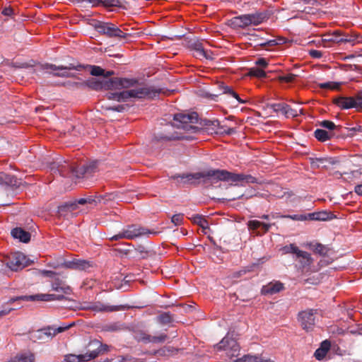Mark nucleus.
I'll use <instances>...</instances> for the list:
<instances>
[{"instance_id": "1", "label": "nucleus", "mask_w": 362, "mask_h": 362, "mask_svg": "<svg viewBox=\"0 0 362 362\" xmlns=\"http://www.w3.org/2000/svg\"><path fill=\"white\" fill-rule=\"evenodd\" d=\"M180 177L181 179H187L188 182L192 183V180H201L204 184H213L218 181L233 182L245 181L247 183H256L257 180L255 177L250 175L235 174L225 170H209L205 172L195 173L192 174L173 176V178Z\"/></svg>"}, {"instance_id": "2", "label": "nucleus", "mask_w": 362, "mask_h": 362, "mask_svg": "<svg viewBox=\"0 0 362 362\" xmlns=\"http://www.w3.org/2000/svg\"><path fill=\"white\" fill-rule=\"evenodd\" d=\"M34 68V71L45 70L46 73L52 74L55 76L59 77H72L74 74L71 73V70L81 71L82 68L81 64L74 65L69 64L68 66H57L52 64H40L33 60L29 62L24 63V69H31Z\"/></svg>"}, {"instance_id": "3", "label": "nucleus", "mask_w": 362, "mask_h": 362, "mask_svg": "<svg viewBox=\"0 0 362 362\" xmlns=\"http://www.w3.org/2000/svg\"><path fill=\"white\" fill-rule=\"evenodd\" d=\"M173 124L168 127V129H173L176 127L177 129L186 132L197 133L201 129L194 124L198 122V115L195 112H182L175 114L173 116Z\"/></svg>"}, {"instance_id": "4", "label": "nucleus", "mask_w": 362, "mask_h": 362, "mask_svg": "<svg viewBox=\"0 0 362 362\" xmlns=\"http://www.w3.org/2000/svg\"><path fill=\"white\" fill-rule=\"evenodd\" d=\"M160 92H107L106 97L108 100L118 102L134 101L138 99H153L157 93ZM167 93L168 92H162Z\"/></svg>"}, {"instance_id": "5", "label": "nucleus", "mask_w": 362, "mask_h": 362, "mask_svg": "<svg viewBox=\"0 0 362 362\" xmlns=\"http://www.w3.org/2000/svg\"><path fill=\"white\" fill-rule=\"evenodd\" d=\"M106 83H110V88L115 89H127L131 88H136V90H148L145 88L140 87L141 83L138 79L136 78H121V77H115L110 78L107 81ZM158 90H162L161 89H158Z\"/></svg>"}, {"instance_id": "6", "label": "nucleus", "mask_w": 362, "mask_h": 362, "mask_svg": "<svg viewBox=\"0 0 362 362\" xmlns=\"http://www.w3.org/2000/svg\"><path fill=\"white\" fill-rule=\"evenodd\" d=\"M94 28L99 33L108 37L126 38L129 34L124 33L117 25L111 23L98 21L95 23Z\"/></svg>"}, {"instance_id": "7", "label": "nucleus", "mask_w": 362, "mask_h": 362, "mask_svg": "<svg viewBox=\"0 0 362 362\" xmlns=\"http://www.w3.org/2000/svg\"><path fill=\"white\" fill-rule=\"evenodd\" d=\"M148 233H156L155 232H151L149 230L137 226L135 225L128 226L126 228H124L122 232L113 235L110 238V240H119L120 239H129L132 240L139 236L144 235Z\"/></svg>"}, {"instance_id": "8", "label": "nucleus", "mask_w": 362, "mask_h": 362, "mask_svg": "<svg viewBox=\"0 0 362 362\" xmlns=\"http://www.w3.org/2000/svg\"><path fill=\"white\" fill-rule=\"evenodd\" d=\"M334 103L341 109L355 108L357 111H361L362 95L357 93L351 97H338L334 99Z\"/></svg>"}, {"instance_id": "9", "label": "nucleus", "mask_w": 362, "mask_h": 362, "mask_svg": "<svg viewBox=\"0 0 362 362\" xmlns=\"http://www.w3.org/2000/svg\"><path fill=\"white\" fill-rule=\"evenodd\" d=\"M217 351H224L228 358H233L238 355L239 352V345L238 342L230 337H224L221 342L216 345Z\"/></svg>"}, {"instance_id": "10", "label": "nucleus", "mask_w": 362, "mask_h": 362, "mask_svg": "<svg viewBox=\"0 0 362 362\" xmlns=\"http://www.w3.org/2000/svg\"><path fill=\"white\" fill-rule=\"evenodd\" d=\"M316 311L308 309L301 311L298 315V321L300 322L303 329L306 332L313 330L315 321Z\"/></svg>"}, {"instance_id": "11", "label": "nucleus", "mask_w": 362, "mask_h": 362, "mask_svg": "<svg viewBox=\"0 0 362 362\" xmlns=\"http://www.w3.org/2000/svg\"><path fill=\"white\" fill-rule=\"evenodd\" d=\"M124 305H110L102 302L97 301L81 306L82 310H90L95 312L111 313L125 310Z\"/></svg>"}, {"instance_id": "12", "label": "nucleus", "mask_w": 362, "mask_h": 362, "mask_svg": "<svg viewBox=\"0 0 362 362\" xmlns=\"http://www.w3.org/2000/svg\"><path fill=\"white\" fill-rule=\"evenodd\" d=\"M74 325L75 322H73L69 324H63L62 326H59L58 327H55L54 326H47L44 328H42L44 341H47L49 339H52L57 334L64 332L68 330L69 329L73 327Z\"/></svg>"}, {"instance_id": "13", "label": "nucleus", "mask_w": 362, "mask_h": 362, "mask_svg": "<svg viewBox=\"0 0 362 362\" xmlns=\"http://www.w3.org/2000/svg\"><path fill=\"white\" fill-rule=\"evenodd\" d=\"M97 164V161H93L88 165H83L77 169L72 168L71 173L74 174L76 177H89L98 170Z\"/></svg>"}, {"instance_id": "14", "label": "nucleus", "mask_w": 362, "mask_h": 362, "mask_svg": "<svg viewBox=\"0 0 362 362\" xmlns=\"http://www.w3.org/2000/svg\"><path fill=\"white\" fill-rule=\"evenodd\" d=\"M82 69H85L89 71L90 74L93 76H102L104 80H108L109 78L115 75V71L112 70L106 71L102 67L96 65H82Z\"/></svg>"}, {"instance_id": "15", "label": "nucleus", "mask_w": 362, "mask_h": 362, "mask_svg": "<svg viewBox=\"0 0 362 362\" xmlns=\"http://www.w3.org/2000/svg\"><path fill=\"white\" fill-rule=\"evenodd\" d=\"M354 40L351 37L345 36V37H342V34L339 30H336L333 33L324 35L323 38L322 40L325 47L327 46L325 45V43L327 42H351Z\"/></svg>"}, {"instance_id": "16", "label": "nucleus", "mask_w": 362, "mask_h": 362, "mask_svg": "<svg viewBox=\"0 0 362 362\" xmlns=\"http://www.w3.org/2000/svg\"><path fill=\"white\" fill-rule=\"evenodd\" d=\"M47 168L52 174H59L61 176H66L68 171L71 172L72 168H69L68 165L62 164L60 162L52 161L47 162Z\"/></svg>"}, {"instance_id": "17", "label": "nucleus", "mask_w": 362, "mask_h": 362, "mask_svg": "<svg viewBox=\"0 0 362 362\" xmlns=\"http://www.w3.org/2000/svg\"><path fill=\"white\" fill-rule=\"evenodd\" d=\"M23 256L21 252L11 253L7 257L6 265L12 271H18L21 269Z\"/></svg>"}, {"instance_id": "18", "label": "nucleus", "mask_w": 362, "mask_h": 362, "mask_svg": "<svg viewBox=\"0 0 362 362\" xmlns=\"http://www.w3.org/2000/svg\"><path fill=\"white\" fill-rule=\"evenodd\" d=\"M193 136L189 135H184L181 132H175L171 133L169 129H168L166 134H162L160 136H156V139L157 141H172V140H180V139H192Z\"/></svg>"}, {"instance_id": "19", "label": "nucleus", "mask_w": 362, "mask_h": 362, "mask_svg": "<svg viewBox=\"0 0 362 362\" xmlns=\"http://www.w3.org/2000/svg\"><path fill=\"white\" fill-rule=\"evenodd\" d=\"M36 230L37 226L33 222V220L27 218L24 223V243H28L30 241L31 237L36 235Z\"/></svg>"}, {"instance_id": "20", "label": "nucleus", "mask_w": 362, "mask_h": 362, "mask_svg": "<svg viewBox=\"0 0 362 362\" xmlns=\"http://www.w3.org/2000/svg\"><path fill=\"white\" fill-rule=\"evenodd\" d=\"M97 354H67L64 357V361L66 362H88L96 358Z\"/></svg>"}, {"instance_id": "21", "label": "nucleus", "mask_w": 362, "mask_h": 362, "mask_svg": "<svg viewBox=\"0 0 362 362\" xmlns=\"http://www.w3.org/2000/svg\"><path fill=\"white\" fill-rule=\"evenodd\" d=\"M52 288L57 292L62 291L64 294H70L71 293V287L66 285L58 275L52 281Z\"/></svg>"}, {"instance_id": "22", "label": "nucleus", "mask_w": 362, "mask_h": 362, "mask_svg": "<svg viewBox=\"0 0 362 362\" xmlns=\"http://www.w3.org/2000/svg\"><path fill=\"white\" fill-rule=\"evenodd\" d=\"M250 25H258L269 18L268 13L266 11H256L247 13Z\"/></svg>"}, {"instance_id": "23", "label": "nucleus", "mask_w": 362, "mask_h": 362, "mask_svg": "<svg viewBox=\"0 0 362 362\" xmlns=\"http://www.w3.org/2000/svg\"><path fill=\"white\" fill-rule=\"evenodd\" d=\"M284 289V284L279 281L270 282L264 286L262 288V293L264 295H273Z\"/></svg>"}, {"instance_id": "24", "label": "nucleus", "mask_w": 362, "mask_h": 362, "mask_svg": "<svg viewBox=\"0 0 362 362\" xmlns=\"http://www.w3.org/2000/svg\"><path fill=\"white\" fill-rule=\"evenodd\" d=\"M107 81V80L100 81L96 78H91L87 81L85 83H80L81 86H78V88H80L82 86L86 85L87 87L95 90L101 89L105 87L110 88V83H106Z\"/></svg>"}, {"instance_id": "25", "label": "nucleus", "mask_w": 362, "mask_h": 362, "mask_svg": "<svg viewBox=\"0 0 362 362\" xmlns=\"http://www.w3.org/2000/svg\"><path fill=\"white\" fill-rule=\"evenodd\" d=\"M66 266L68 268L73 269L86 270L91 267V264L90 262L86 260L76 259L71 262H69L66 264Z\"/></svg>"}, {"instance_id": "26", "label": "nucleus", "mask_w": 362, "mask_h": 362, "mask_svg": "<svg viewBox=\"0 0 362 362\" xmlns=\"http://www.w3.org/2000/svg\"><path fill=\"white\" fill-rule=\"evenodd\" d=\"M90 346H94L97 347L96 349L89 352L88 354H97L96 357L100 354L107 353L110 351V346L107 344H103L99 340L94 339L89 343Z\"/></svg>"}, {"instance_id": "27", "label": "nucleus", "mask_w": 362, "mask_h": 362, "mask_svg": "<svg viewBox=\"0 0 362 362\" xmlns=\"http://www.w3.org/2000/svg\"><path fill=\"white\" fill-rule=\"evenodd\" d=\"M192 49L196 52V55L198 57H203L206 59H213L211 52L206 51L199 42H195L191 45Z\"/></svg>"}, {"instance_id": "28", "label": "nucleus", "mask_w": 362, "mask_h": 362, "mask_svg": "<svg viewBox=\"0 0 362 362\" xmlns=\"http://www.w3.org/2000/svg\"><path fill=\"white\" fill-rule=\"evenodd\" d=\"M87 204V200L86 198H81L78 199L76 202H70L66 203L64 205H62L59 207L58 212L62 214L63 212L66 211H74L77 208V204Z\"/></svg>"}, {"instance_id": "29", "label": "nucleus", "mask_w": 362, "mask_h": 362, "mask_svg": "<svg viewBox=\"0 0 362 362\" xmlns=\"http://www.w3.org/2000/svg\"><path fill=\"white\" fill-rule=\"evenodd\" d=\"M232 24L235 27L241 28H244L250 25L247 14L240 15L233 18Z\"/></svg>"}, {"instance_id": "30", "label": "nucleus", "mask_w": 362, "mask_h": 362, "mask_svg": "<svg viewBox=\"0 0 362 362\" xmlns=\"http://www.w3.org/2000/svg\"><path fill=\"white\" fill-rule=\"evenodd\" d=\"M308 216L310 219L315 221H325L333 218V214L331 212H327L326 211L312 213Z\"/></svg>"}, {"instance_id": "31", "label": "nucleus", "mask_w": 362, "mask_h": 362, "mask_svg": "<svg viewBox=\"0 0 362 362\" xmlns=\"http://www.w3.org/2000/svg\"><path fill=\"white\" fill-rule=\"evenodd\" d=\"M330 349V343L328 341H324L319 349L315 352V356L318 360H322L325 358L327 353Z\"/></svg>"}, {"instance_id": "32", "label": "nucleus", "mask_w": 362, "mask_h": 362, "mask_svg": "<svg viewBox=\"0 0 362 362\" xmlns=\"http://www.w3.org/2000/svg\"><path fill=\"white\" fill-rule=\"evenodd\" d=\"M16 185H17V180L15 177L0 172V187Z\"/></svg>"}, {"instance_id": "33", "label": "nucleus", "mask_w": 362, "mask_h": 362, "mask_svg": "<svg viewBox=\"0 0 362 362\" xmlns=\"http://www.w3.org/2000/svg\"><path fill=\"white\" fill-rule=\"evenodd\" d=\"M99 6H103L107 8L112 7H124V0H100Z\"/></svg>"}, {"instance_id": "34", "label": "nucleus", "mask_w": 362, "mask_h": 362, "mask_svg": "<svg viewBox=\"0 0 362 362\" xmlns=\"http://www.w3.org/2000/svg\"><path fill=\"white\" fill-rule=\"evenodd\" d=\"M296 259H298L301 264V267L310 266L313 262L310 255L305 251L299 252V254L296 256Z\"/></svg>"}, {"instance_id": "35", "label": "nucleus", "mask_w": 362, "mask_h": 362, "mask_svg": "<svg viewBox=\"0 0 362 362\" xmlns=\"http://www.w3.org/2000/svg\"><path fill=\"white\" fill-rule=\"evenodd\" d=\"M247 225L251 230H256L261 228L263 230V233H267L271 227V224L264 223L257 220L250 221Z\"/></svg>"}, {"instance_id": "36", "label": "nucleus", "mask_w": 362, "mask_h": 362, "mask_svg": "<svg viewBox=\"0 0 362 362\" xmlns=\"http://www.w3.org/2000/svg\"><path fill=\"white\" fill-rule=\"evenodd\" d=\"M342 83L341 82H334V81H327L324 83H316L315 88H319L321 89H338L340 88Z\"/></svg>"}, {"instance_id": "37", "label": "nucleus", "mask_w": 362, "mask_h": 362, "mask_svg": "<svg viewBox=\"0 0 362 362\" xmlns=\"http://www.w3.org/2000/svg\"><path fill=\"white\" fill-rule=\"evenodd\" d=\"M28 338L33 342L44 341L42 329L36 331H29L28 332Z\"/></svg>"}, {"instance_id": "38", "label": "nucleus", "mask_w": 362, "mask_h": 362, "mask_svg": "<svg viewBox=\"0 0 362 362\" xmlns=\"http://www.w3.org/2000/svg\"><path fill=\"white\" fill-rule=\"evenodd\" d=\"M247 75L251 77H255L258 78L266 77L265 71L262 69L257 66L250 68L248 71Z\"/></svg>"}, {"instance_id": "39", "label": "nucleus", "mask_w": 362, "mask_h": 362, "mask_svg": "<svg viewBox=\"0 0 362 362\" xmlns=\"http://www.w3.org/2000/svg\"><path fill=\"white\" fill-rule=\"evenodd\" d=\"M286 42V39L284 37H279L276 40H264V42H259L258 45H261L262 47H273L277 45H282Z\"/></svg>"}, {"instance_id": "40", "label": "nucleus", "mask_w": 362, "mask_h": 362, "mask_svg": "<svg viewBox=\"0 0 362 362\" xmlns=\"http://www.w3.org/2000/svg\"><path fill=\"white\" fill-rule=\"evenodd\" d=\"M315 138L320 141H325L332 137V134H329L327 131L321 129H317L315 132Z\"/></svg>"}, {"instance_id": "41", "label": "nucleus", "mask_w": 362, "mask_h": 362, "mask_svg": "<svg viewBox=\"0 0 362 362\" xmlns=\"http://www.w3.org/2000/svg\"><path fill=\"white\" fill-rule=\"evenodd\" d=\"M235 362H266V361L257 356L245 355L236 359Z\"/></svg>"}, {"instance_id": "42", "label": "nucleus", "mask_w": 362, "mask_h": 362, "mask_svg": "<svg viewBox=\"0 0 362 362\" xmlns=\"http://www.w3.org/2000/svg\"><path fill=\"white\" fill-rule=\"evenodd\" d=\"M210 128H207V132L210 134H223V127L220 126L218 120H212Z\"/></svg>"}, {"instance_id": "43", "label": "nucleus", "mask_w": 362, "mask_h": 362, "mask_svg": "<svg viewBox=\"0 0 362 362\" xmlns=\"http://www.w3.org/2000/svg\"><path fill=\"white\" fill-rule=\"evenodd\" d=\"M192 221L194 223L199 225L204 230L209 228L207 221L200 215H196L192 217Z\"/></svg>"}, {"instance_id": "44", "label": "nucleus", "mask_w": 362, "mask_h": 362, "mask_svg": "<svg viewBox=\"0 0 362 362\" xmlns=\"http://www.w3.org/2000/svg\"><path fill=\"white\" fill-rule=\"evenodd\" d=\"M26 272L28 273H33V274H41L42 275H43L45 276L51 278L52 280L54 279V278H55L56 276H57V274L56 272H54L53 271H49V270H42V271L33 270V271H31V270L28 269Z\"/></svg>"}, {"instance_id": "45", "label": "nucleus", "mask_w": 362, "mask_h": 362, "mask_svg": "<svg viewBox=\"0 0 362 362\" xmlns=\"http://www.w3.org/2000/svg\"><path fill=\"white\" fill-rule=\"evenodd\" d=\"M110 197H111V194H105L104 196H102V195L97 196L95 198H93V197H88L86 198V199L87 200V204H97L98 202H101L102 200H103V199H105V200L110 199H111Z\"/></svg>"}, {"instance_id": "46", "label": "nucleus", "mask_w": 362, "mask_h": 362, "mask_svg": "<svg viewBox=\"0 0 362 362\" xmlns=\"http://www.w3.org/2000/svg\"><path fill=\"white\" fill-rule=\"evenodd\" d=\"M310 160L311 164L317 167H319L320 164H324L325 163H328L332 165L336 163V162L332 158H310Z\"/></svg>"}, {"instance_id": "47", "label": "nucleus", "mask_w": 362, "mask_h": 362, "mask_svg": "<svg viewBox=\"0 0 362 362\" xmlns=\"http://www.w3.org/2000/svg\"><path fill=\"white\" fill-rule=\"evenodd\" d=\"M297 77V75L293 74H287L279 77V81L281 83H290L293 82Z\"/></svg>"}, {"instance_id": "48", "label": "nucleus", "mask_w": 362, "mask_h": 362, "mask_svg": "<svg viewBox=\"0 0 362 362\" xmlns=\"http://www.w3.org/2000/svg\"><path fill=\"white\" fill-rule=\"evenodd\" d=\"M271 107L274 112L281 113L284 115L287 105L285 103H274L271 105Z\"/></svg>"}, {"instance_id": "49", "label": "nucleus", "mask_w": 362, "mask_h": 362, "mask_svg": "<svg viewBox=\"0 0 362 362\" xmlns=\"http://www.w3.org/2000/svg\"><path fill=\"white\" fill-rule=\"evenodd\" d=\"M329 251V248L326 247L325 245H323L320 243H317L315 245L314 252L315 253H317L322 256L327 255V252Z\"/></svg>"}, {"instance_id": "50", "label": "nucleus", "mask_w": 362, "mask_h": 362, "mask_svg": "<svg viewBox=\"0 0 362 362\" xmlns=\"http://www.w3.org/2000/svg\"><path fill=\"white\" fill-rule=\"evenodd\" d=\"M14 239H18L20 243L23 242V228L21 227L14 228L11 232Z\"/></svg>"}, {"instance_id": "51", "label": "nucleus", "mask_w": 362, "mask_h": 362, "mask_svg": "<svg viewBox=\"0 0 362 362\" xmlns=\"http://www.w3.org/2000/svg\"><path fill=\"white\" fill-rule=\"evenodd\" d=\"M138 341H143L144 343H149L150 334L144 332H136L134 336Z\"/></svg>"}, {"instance_id": "52", "label": "nucleus", "mask_w": 362, "mask_h": 362, "mask_svg": "<svg viewBox=\"0 0 362 362\" xmlns=\"http://www.w3.org/2000/svg\"><path fill=\"white\" fill-rule=\"evenodd\" d=\"M167 337L165 334H160L158 336L150 335L149 343H163L166 340Z\"/></svg>"}, {"instance_id": "53", "label": "nucleus", "mask_w": 362, "mask_h": 362, "mask_svg": "<svg viewBox=\"0 0 362 362\" xmlns=\"http://www.w3.org/2000/svg\"><path fill=\"white\" fill-rule=\"evenodd\" d=\"M302 112H303L302 109H300L298 110H296V109H292L287 105V108L286 109L284 115L286 117H297L299 113L301 114Z\"/></svg>"}, {"instance_id": "54", "label": "nucleus", "mask_w": 362, "mask_h": 362, "mask_svg": "<svg viewBox=\"0 0 362 362\" xmlns=\"http://www.w3.org/2000/svg\"><path fill=\"white\" fill-rule=\"evenodd\" d=\"M121 329H122V327L117 322L107 325L103 328V330L107 331V332H117V331H119Z\"/></svg>"}, {"instance_id": "55", "label": "nucleus", "mask_w": 362, "mask_h": 362, "mask_svg": "<svg viewBox=\"0 0 362 362\" xmlns=\"http://www.w3.org/2000/svg\"><path fill=\"white\" fill-rule=\"evenodd\" d=\"M183 217H184V215L183 214H175L173 215L172 217H171V222L175 225V226H180L183 223Z\"/></svg>"}, {"instance_id": "56", "label": "nucleus", "mask_w": 362, "mask_h": 362, "mask_svg": "<svg viewBox=\"0 0 362 362\" xmlns=\"http://www.w3.org/2000/svg\"><path fill=\"white\" fill-rule=\"evenodd\" d=\"M252 267H253V266H251L248 268H244L238 272H235L231 274V278H233V279L240 278L242 276L245 275L247 272L252 271Z\"/></svg>"}, {"instance_id": "57", "label": "nucleus", "mask_w": 362, "mask_h": 362, "mask_svg": "<svg viewBox=\"0 0 362 362\" xmlns=\"http://www.w3.org/2000/svg\"><path fill=\"white\" fill-rule=\"evenodd\" d=\"M284 250L285 253L291 252V253L296 254V256L299 254V252L302 251V250H300L293 244H291L290 245L285 247L284 248Z\"/></svg>"}, {"instance_id": "58", "label": "nucleus", "mask_w": 362, "mask_h": 362, "mask_svg": "<svg viewBox=\"0 0 362 362\" xmlns=\"http://www.w3.org/2000/svg\"><path fill=\"white\" fill-rule=\"evenodd\" d=\"M320 125L325 129H328L329 130L334 129L338 128L339 127L336 126L334 122L329 120H324L320 122Z\"/></svg>"}, {"instance_id": "59", "label": "nucleus", "mask_w": 362, "mask_h": 362, "mask_svg": "<svg viewBox=\"0 0 362 362\" xmlns=\"http://www.w3.org/2000/svg\"><path fill=\"white\" fill-rule=\"evenodd\" d=\"M42 294H36V295H29L24 296V301H34V300H40L42 301Z\"/></svg>"}, {"instance_id": "60", "label": "nucleus", "mask_w": 362, "mask_h": 362, "mask_svg": "<svg viewBox=\"0 0 362 362\" xmlns=\"http://www.w3.org/2000/svg\"><path fill=\"white\" fill-rule=\"evenodd\" d=\"M35 356L32 352L24 354V362H35Z\"/></svg>"}, {"instance_id": "61", "label": "nucleus", "mask_w": 362, "mask_h": 362, "mask_svg": "<svg viewBox=\"0 0 362 362\" xmlns=\"http://www.w3.org/2000/svg\"><path fill=\"white\" fill-rule=\"evenodd\" d=\"M309 54L315 59H320L322 57V52L317 49H310Z\"/></svg>"}, {"instance_id": "62", "label": "nucleus", "mask_w": 362, "mask_h": 362, "mask_svg": "<svg viewBox=\"0 0 362 362\" xmlns=\"http://www.w3.org/2000/svg\"><path fill=\"white\" fill-rule=\"evenodd\" d=\"M255 64L262 68H266L268 65V61L264 58H259L255 62Z\"/></svg>"}, {"instance_id": "63", "label": "nucleus", "mask_w": 362, "mask_h": 362, "mask_svg": "<svg viewBox=\"0 0 362 362\" xmlns=\"http://www.w3.org/2000/svg\"><path fill=\"white\" fill-rule=\"evenodd\" d=\"M42 301L56 300L57 294H42Z\"/></svg>"}, {"instance_id": "64", "label": "nucleus", "mask_w": 362, "mask_h": 362, "mask_svg": "<svg viewBox=\"0 0 362 362\" xmlns=\"http://www.w3.org/2000/svg\"><path fill=\"white\" fill-rule=\"evenodd\" d=\"M160 320L162 323L167 324L169 323L171 321L170 316L167 314H163L160 316Z\"/></svg>"}]
</instances>
